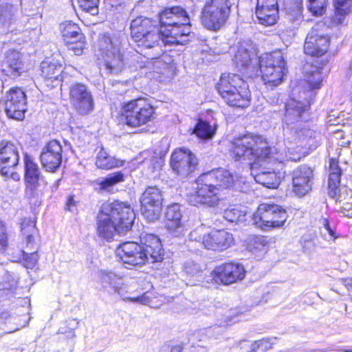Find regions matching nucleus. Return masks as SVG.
<instances>
[{
	"label": "nucleus",
	"mask_w": 352,
	"mask_h": 352,
	"mask_svg": "<svg viewBox=\"0 0 352 352\" xmlns=\"http://www.w3.org/2000/svg\"><path fill=\"white\" fill-rule=\"evenodd\" d=\"M181 206L178 204L169 206L166 211V228L173 236H179L184 233V226L182 223Z\"/></svg>",
	"instance_id": "b1692460"
},
{
	"label": "nucleus",
	"mask_w": 352,
	"mask_h": 352,
	"mask_svg": "<svg viewBox=\"0 0 352 352\" xmlns=\"http://www.w3.org/2000/svg\"><path fill=\"white\" fill-rule=\"evenodd\" d=\"M79 6L84 10L91 12L92 14L98 13V5L99 0H78Z\"/></svg>",
	"instance_id": "49530a36"
},
{
	"label": "nucleus",
	"mask_w": 352,
	"mask_h": 352,
	"mask_svg": "<svg viewBox=\"0 0 352 352\" xmlns=\"http://www.w3.org/2000/svg\"><path fill=\"white\" fill-rule=\"evenodd\" d=\"M75 206V201L73 197H69L67 201L66 207L69 211H73L74 207Z\"/></svg>",
	"instance_id": "338daca9"
},
{
	"label": "nucleus",
	"mask_w": 352,
	"mask_h": 352,
	"mask_svg": "<svg viewBox=\"0 0 352 352\" xmlns=\"http://www.w3.org/2000/svg\"><path fill=\"white\" fill-rule=\"evenodd\" d=\"M21 234L22 247L30 250H36V239L38 236V230L36 227L34 219L25 218L21 223ZM13 258L23 259V265L27 269H33L38 261V256L36 250L30 254L21 250L19 251L18 255Z\"/></svg>",
	"instance_id": "6e6552de"
},
{
	"label": "nucleus",
	"mask_w": 352,
	"mask_h": 352,
	"mask_svg": "<svg viewBox=\"0 0 352 352\" xmlns=\"http://www.w3.org/2000/svg\"><path fill=\"white\" fill-rule=\"evenodd\" d=\"M155 27L152 21L146 17L138 16L131 22V34L134 41L142 39L141 36L146 34Z\"/></svg>",
	"instance_id": "7c9ffc66"
},
{
	"label": "nucleus",
	"mask_w": 352,
	"mask_h": 352,
	"mask_svg": "<svg viewBox=\"0 0 352 352\" xmlns=\"http://www.w3.org/2000/svg\"><path fill=\"white\" fill-rule=\"evenodd\" d=\"M155 110L146 99L138 98L124 103L122 116L129 127H139L152 120Z\"/></svg>",
	"instance_id": "1a4fd4ad"
},
{
	"label": "nucleus",
	"mask_w": 352,
	"mask_h": 352,
	"mask_svg": "<svg viewBox=\"0 0 352 352\" xmlns=\"http://www.w3.org/2000/svg\"><path fill=\"white\" fill-rule=\"evenodd\" d=\"M8 244L7 235L3 222L0 220V250H3Z\"/></svg>",
	"instance_id": "bf43d9fd"
},
{
	"label": "nucleus",
	"mask_w": 352,
	"mask_h": 352,
	"mask_svg": "<svg viewBox=\"0 0 352 352\" xmlns=\"http://www.w3.org/2000/svg\"><path fill=\"white\" fill-rule=\"evenodd\" d=\"M341 169L337 161L331 160L330 162V173L328 182V193L332 198H336L339 192L340 184Z\"/></svg>",
	"instance_id": "473e14b6"
},
{
	"label": "nucleus",
	"mask_w": 352,
	"mask_h": 352,
	"mask_svg": "<svg viewBox=\"0 0 352 352\" xmlns=\"http://www.w3.org/2000/svg\"><path fill=\"white\" fill-rule=\"evenodd\" d=\"M242 216V212L236 206L224 210L223 218L230 223H237Z\"/></svg>",
	"instance_id": "79ce46f5"
},
{
	"label": "nucleus",
	"mask_w": 352,
	"mask_h": 352,
	"mask_svg": "<svg viewBox=\"0 0 352 352\" xmlns=\"http://www.w3.org/2000/svg\"><path fill=\"white\" fill-rule=\"evenodd\" d=\"M206 5L202 13V23L208 30L217 31L220 29V10L217 0H211Z\"/></svg>",
	"instance_id": "bb28decb"
},
{
	"label": "nucleus",
	"mask_w": 352,
	"mask_h": 352,
	"mask_svg": "<svg viewBox=\"0 0 352 352\" xmlns=\"http://www.w3.org/2000/svg\"><path fill=\"white\" fill-rule=\"evenodd\" d=\"M261 351L265 352L272 348V343L269 339H262L258 340Z\"/></svg>",
	"instance_id": "0e129e2a"
},
{
	"label": "nucleus",
	"mask_w": 352,
	"mask_h": 352,
	"mask_svg": "<svg viewBox=\"0 0 352 352\" xmlns=\"http://www.w3.org/2000/svg\"><path fill=\"white\" fill-rule=\"evenodd\" d=\"M123 39L120 34H104L98 38V59L108 74L117 75L124 68L125 63L120 52Z\"/></svg>",
	"instance_id": "39448f33"
},
{
	"label": "nucleus",
	"mask_w": 352,
	"mask_h": 352,
	"mask_svg": "<svg viewBox=\"0 0 352 352\" xmlns=\"http://www.w3.org/2000/svg\"><path fill=\"white\" fill-rule=\"evenodd\" d=\"M236 180L234 177L228 171L225 170L221 173V188H231L235 186Z\"/></svg>",
	"instance_id": "09e8293b"
},
{
	"label": "nucleus",
	"mask_w": 352,
	"mask_h": 352,
	"mask_svg": "<svg viewBox=\"0 0 352 352\" xmlns=\"http://www.w3.org/2000/svg\"><path fill=\"white\" fill-rule=\"evenodd\" d=\"M257 67L256 76L260 74L264 83L270 87H276L282 82L286 69L285 60L279 52L260 57Z\"/></svg>",
	"instance_id": "0eeeda50"
},
{
	"label": "nucleus",
	"mask_w": 352,
	"mask_h": 352,
	"mask_svg": "<svg viewBox=\"0 0 352 352\" xmlns=\"http://www.w3.org/2000/svg\"><path fill=\"white\" fill-rule=\"evenodd\" d=\"M316 132L309 128H302L297 131V135L300 140H307L315 137Z\"/></svg>",
	"instance_id": "4d7b16f0"
},
{
	"label": "nucleus",
	"mask_w": 352,
	"mask_h": 352,
	"mask_svg": "<svg viewBox=\"0 0 352 352\" xmlns=\"http://www.w3.org/2000/svg\"><path fill=\"white\" fill-rule=\"evenodd\" d=\"M69 98L76 111L81 115H87L94 109L92 94L84 84L72 85L69 88Z\"/></svg>",
	"instance_id": "a211bd4d"
},
{
	"label": "nucleus",
	"mask_w": 352,
	"mask_h": 352,
	"mask_svg": "<svg viewBox=\"0 0 352 352\" xmlns=\"http://www.w3.org/2000/svg\"><path fill=\"white\" fill-rule=\"evenodd\" d=\"M41 75L44 78L51 80L52 82H56L55 85L63 80V65L58 60L52 59L46 60L41 64Z\"/></svg>",
	"instance_id": "cd10ccee"
},
{
	"label": "nucleus",
	"mask_w": 352,
	"mask_h": 352,
	"mask_svg": "<svg viewBox=\"0 0 352 352\" xmlns=\"http://www.w3.org/2000/svg\"><path fill=\"white\" fill-rule=\"evenodd\" d=\"M27 319L25 314L19 316L11 311H3L0 315V329L6 333H12L24 327Z\"/></svg>",
	"instance_id": "393cba45"
},
{
	"label": "nucleus",
	"mask_w": 352,
	"mask_h": 352,
	"mask_svg": "<svg viewBox=\"0 0 352 352\" xmlns=\"http://www.w3.org/2000/svg\"><path fill=\"white\" fill-rule=\"evenodd\" d=\"M63 149L56 140L49 142L43 147L40 155L41 164L49 172L56 171L62 162Z\"/></svg>",
	"instance_id": "4be33fe9"
},
{
	"label": "nucleus",
	"mask_w": 352,
	"mask_h": 352,
	"mask_svg": "<svg viewBox=\"0 0 352 352\" xmlns=\"http://www.w3.org/2000/svg\"><path fill=\"white\" fill-rule=\"evenodd\" d=\"M140 244L126 241L116 248V254L128 268L155 263L163 259L164 250L160 238L153 234H142Z\"/></svg>",
	"instance_id": "20e7f679"
},
{
	"label": "nucleus",
	"mask_w": 352,
	"mask_h": 352,
	"mask_svg": "<svg viewBox=\"0 0 352 352\" xmlns=\"http://www.w3.org/2000/svg\"><path fill=\"white\" fill-rule=\"evenodd\" d=\"M278 11L270 9L256 8L255 14L258 21L265 26H271L274 25L278 19Z\"/></svg>",
	"instance_id": "4c0bfd02"
},
{
	"label": "nucleus",
	"mask_w": 352,
	"mask_h": 352,
	"mask_svg": "<svg viewBox=\"0 0 352 352\" xmlns=\"http://www.w3.org/2000/svg\"><path fill=\"white\" fill-rule=\"evenodd\" d=\"M335 7L338 14L345 15L352 11V0H337Z\"/></svg>",
	"instance_id": "c03bdc74"
},
{
	"label": "nucleus",
	"mask_w": 352,
	"mask_h": 352,
	"mask_svg": "<svg viewBox=\"0 0 352 352\" xmlns=\"http://www.w3.org/2000/svg\"><path fill=\"white\" fill-rule=\"evenodd\" d=\"M313 170L307 165L296 168L292 174V191L296 196L303 197L309 194L313 185Z\"/></svg>",
	"instance_id": "6ab92c4d"
},
{
	"label": "nucleus",
	"mask_w": 352,
	"mask_h": 352,
	"mask_svg": "<svg viewBox=\"0 0 352 352\" xmlns=\"http://www.w3.org/2000/svg\"><path fill=\"white\" fill-rule=\"evenodd\" d=\"M322 68L316 65L307 63L303 67L304 78L310 89H320L323 76Z\"/></svg>",
	"instance_id": "c756f323"
},
{
	"label": "nucleus",
	"mask_w": 352,
	"mask_h": 352,
	"mask_svg": "<svg viewBox=\"0 0 352 352\" xmlns=\"http://www.w3.org/2000/svg\"><path fill=\"white\" fill-rule=\"evenodd\" d=\"M261 351L258 340L254 341L250 344H245L241 348V352H256Z\"/></svg>",
	"instance_id": "052dcab7"
},
{
	"label": "nucleus",
	"mask_w": 352,
	"mask_h": 352,
	"mask_svg": "<svg viewBox=\"0 0 352 352\" xmlns=\"http://www.w3.org/2000/svg\"><path fill=\"white\" fill-rule=\"evenodd\" d=\"M24 180L25 183V196L32 200L37 198L41 190H39L41 183L43 182V177L38 164L34 162V158L25 153L24 155Z\"/></svg>",
	"instance_id": "f8f14e48"
},
{
	"label": "nucleus",
	"mask_w": 352,
	"mask_h": 352,
	"mask_svg": "<svg viewBox=\"0 0 352 352\" xmlns=\"http://www.w3.org/2000/svg\"><path fill=\"white\" fill-rule=\"evenodd\" d=\"M320 224L321 226H322L325 230H327L328 232V233L329 234V235L334 238V234H335V232H333V230L330 228L329 226V220L326 218H324V217H322L320 220Z\"/></svg>",
	"instance_id": "e2e57ef3"
},
{
	"label": "nucleus",
	"mask_w": 352,
	"mask_h": 352,
	"mask_svg": "<svg viewBox=\"0 0 352 352\" xmlns=\"http://www.w3.org/2000/svg\"><path fill=\"white\" fill-rule=\"evenodd\" d=\"M302 97H299V100L292 99L286 104V113L285 116L287 119H296L300 117L301 113L307 110L309 106V101L301 100Z\"/></svg>",
	"instance_id": "f704fd0d"
},
{
	"label": "nucleus",
	"mask_w": 352,
	"mask_h": 352,
	"mask_svg": "<svg viewBox=\"0 0 352 352\" xmlns=\"http://www.w3.org/2000/svg\"><path fill=\"white\" fill-rule=\"evenodd\" d=\"M134 219L135 213L129 204L119 201L104 202L97 216V234L107 240L112 239L116 232L124 234Z\"/></svg>",
	"instance_id": "7ed1b4c3"
},
{
	"label": "nucleus",
	"mask_w": 352,
	"mask_h": 352,
	"mask_svg": "<svg viewBox=\"0 0 352 352\" xmlns=\"http://www.w3.org/2000/svg\"><path fill=\"white\" fill-rule=\"evenodd\" d=\"M194 133L197 137L203 139H209L212 136L211 126L206 122L199 121L196 124Z\"/></svg>",
	"instance_id": "a19ab883"
},
{
	"label": "nucleus",
	"mask_w": 352,
	"mask_h": 352,
	"mask_svg": "<svg viewBox=\"0 0 352 352\" xmlns=\"http://www.w3.org/2000/svg\"><path fill=\"white\" fill-rule=\"evenodd\" d=\"M160 28L156 27L143 34L140 41H135L141 52L144 49H153L160 55V40L165 45H185L189 41L190 18L186 11L179 6L164 10L159 15Z\"/></svg>",
	"instance_id": "f03ea898"
},
{
	"label": "nucleus",
	"mask_w": 352,
	"mask_h": 352,
	"mask_svg": "<svg viewBox=\"0 0 352 352\" xmlns=\"http://www.w3.org/2000/svg\"><path fill=\"white\" fill-rule=\"evenodd\" d=\"M256 8L270 9L271 11L275 10L278 12V6L277 0H257Z\"/></svg>",
	"instance_id": "603ef678"
},
{
	"label": "nucleus",
	"mask_w": 352,
	"mask_h": 352,
	"mask_svg": "<svg viewBox=\"0 0 352 352\" xmlns=\"http://www.w3.org/2000/svg\"><path fill=\"white\" fill-rule=\"evenodd\" d=\"M123 181L124 175L121 172H116L97 180L96 185L98 186V190L101 192H113V187Z\"/></svg>",
	"instance_id": "c9c22d12"
},
{
	"label": "nucleus",
	"mask_w": 352,
	"mask_h": 352,
	"mask_svg": "<svg viewBox=\"0 0 352 352\" xmlns=\"http://www.w3.org/2000/svg\"><path fill=\"white\" fill-rule=\"evenodd\" d=\"M2 72L12 79H16L28 72V65L23 55L15 49H9L0 58Z\"/></svg>",
	"instance_id": "2eb2a0df"
},
{
	"label": "nucleus",
	"mask_w": 352,
	"mask_h": 352,
	"mask_svg": "<svg viewBox=\"0 0 352 352\" xmlns=\"http://www.w3.org/2000/svg\"><path fill=\"white\" fill-rule=\"evenodd\" d=\"M19 161V145L11 142L0 143V167H16Z\"/></svg>",
	"instance_id": "a878e982"
},
{
	"label": "nucleus",
	"mask_w": 352,
	"mask_h": 352,
	"mask_svg": "<svg viewBox=\"0 0 352 352\" xmlns=\"http://www.w3.org/2000/svg\"><path fill=\"white\" fill-rule=\"evenodd\" d=\"M162 195L155 186L148 187L140 197L141 212L150 222L157 220L161 214Z\"/></svg>",
	"instance_id": "4468645a"
},
{
	"label": "nucleus",
	"mask_w": 352,
	"mask_h": 352,
	"mask_svg": "<svg viewBox=\"0 0 352 352\" xmlns=\"http://www.w3.org/2000/svg\"><path fill=\"white\" fill-rule=\"evenodd\" d=\"M105 6L110 10L121 11L125 6L124 0H104Z\"/></svg>",
	"instance_id": "5fc2aeb1"
},
{
	"label": "nucleus",
	"mask_w": 352,
	"mask_h": 352,
	"mask_svg": "<svg viewBox=\"0 0 352 352\" xmlns=\"http://www.w3.org/2000/svg\"><path fill=\"white\" fill-rule=\"evenodd\" d=\"M221 22L227 20L229 16L231 3L228 0H221Z\"/></svg>",
	"instance_id": "13d9d810"
},
{
	"label": "nucleus",
	"mask_w": 352,
	"mask_h": 352,
	"mask_svg": "<svg viewBox=\"0 0 352 352\" xmlns=\"http://www.w3.org/2000/svg\"><path fill=\"white\" fill-rule=\"evenodd\" d=\"M245 275L243 265L238 263H225L221 269V283L230 285L237 280H242Z\"/></svg>",
	"instance_id": "c85d7f7f"
},
{
	"label": "nucleus",
	"mask_w": 352,
	"mask_h": 352,
	"mask_svg": "<svg viewBox=\"0 0 352 352\" xmlns=\"http://www.w3.org/2000/svg\"><path fill=\"white\" fill-rule=\"evenodd\" d=\"M344 282L348 289L352 290V279H346Z\"/></svg>",
	"instance_id": "774afa93"
},
{
	"label": "nucleus",
	"mask_w": 352,
	"mask_h": 352,
	"mask_svg": "<svg viewBox=\"0 0 352 352\" xmlns=\"http://www.w3.org/2000/svg\"><path fill=\"white\" fill-rule=\"evenodd\" d=\"M6 278L8 280L4 283L3 289L5 291H9L11 293H14L17 288L18 278L15 276H12L10 274H8V276Z\"/></svg>",
	"instance_id": "8fccbe9b"
},
{
	"label": "nucleus",
	"mask_w": 352,
	"mask_h": 352,
	"mask_svg": "<svg viewBox=\"0 0 352 352\" xmlns=\"http://www.w3.org/2000/svg\"><path fill=\"white\" fill-rule=\"evenodd\" d=\"M217 170L204 173L196 180L192 191L187 195L188 201L192 206H214L219 198V180Z\"/></svg>",
	"instance_id": "423d86ee"
},
{
	"label": "nucleus",
	"mask_w": 352,
	"mask_h": 352,
	"mask_svg": "<svg viewBox=\"0 0 352 352\" xmlns=\"http://www.w3.org/2000/svg\"><path fill=\"white\" fill-rule=\"evenodd\" d=\"M153 171L158 170L162 166V161L158 159L152 160Z\"/></svg>",
	"instance_id": "69168bd1"
},
{
	"label": "nucleus",
	"mask_w": 352,
	"mask_h": 352,
	"mask_svg": "<svg viewBox=\"0 0 352 352\" xmlns=\"http://www.w3.org/2000/svg\"><path fill=\"white\" fill-rule=\"evenodd\" d=\"M258 59L255 47L252 43L243 41L238 43L233 59L237 67L253 68L255 71V75H257Z\"/></svg>",
	"instance_id": "aec40b11"
},
{
	"label": "nucleus",
	"mask_w": 352,
	"mask_h": 352,
	"mask_svg": "<svg viewBox=\"0 0 352 352\" xmlns=\"http://www.w3.org/2000/svg\"><path fill=\"white\" fill-rule=\"evenodd\" d=\"M184 270L188 274L196 276L201 270L200 266L194 261H188L184 264Z\"/></svg>",
	"instance_id": "6e6d98bb"
},
{
	"label": "nucleus",
	"mask_w": 352,
	"mask_h": 352,
	"mask_svg": "<svg viewBox=\"0 0 352 352\" xmlns=\"http://www.w3.org/2000/svg\"><path fill=\"white\" fill-rule=\"evenodd\" d=\"M234 243L232 234L228 232L221 231V250L231 247Z\"/></svg>",
	"instance_id": "864d4df0"
},
{
	"label": "nucleus",
	"mask_w": 352,
	"mask_h": 352,
	"mask_svg": "<svg viewBox=\"0 0 352 352\" xmlns=\"http://www.w3.org/2000/svg\"><path fill=\"white\" fill-rule=\"evenodd\" d=\"M256 224L261 223L262 228H277L283 226L287 214L285 209L276 204H261L254 214Z\"/></svg>",
	"instance_id": "9b49d317"
},
{
	"label": "nucleus",
	"mask_w": 352,
	"mask_h": 352,
	"mask_svg": "<svg viewBox=\"0 0 352 352\" xmlns=\"http://www.w3.org/2000/svg\"><path fill=\"white\" fill-rule=\"evenodd\" d=\"M14 167L2 166L0 168V173L1 176L6 179L11 177L14 181H19L20 179V175L19 173L14 172Z\"/></svg>",
	"instance_id": "3c124183"
},
{
	"label": "nucleus",
	"mask_w": 352,
	"mask_h": 352,
	"mask_svg": "<svg viewBox=\"0 0 352 352\" xmlns=\"http://www.w3.org/2000/svg\"><path fill=\"white\" fill-rule=\"evenodd\" d=\"M100 279L103 283H107L109 287L117 293L123 300L130 301L131 302H138L142 305H149L151 302L150 297L146 292L142 296L138 297H129L126 296L128 292L126 285L124 284L120 276L113 272L101 271Z\"/></svg>",
	"instance_id": "f3484780"
},
{
	"label": "nucleus",
	"mask_w": 352,
	"mask_h": 352,
	"mask_svg": "<svg viewBox=\"0 0 352 352\" xmlns=\"http://www.w3.org/2000/svg\"><path fill=\"white\" fill-rule=\"evenodd\" d=\"M329 44V38L327 36L320 34L316 29L312 28L307 36L304 50L310 56H320L327 51Z\"/></svg>",
	"instance_id": "5701e85b"
},
{
	"label": "nucleus",
	"mask_w": 352,
	"mask_h": 352,
	"mask_svg": "<svg viewBox=\"0 0 352 352\" xmlns=\"http://www.w3.org/2000/svg\"><path fill=\"white\" fill-rule=\"evenodd\" d=\"M198 161L196 156L188 149H176L171 155L170 166L177 175L186 177L197 168Z\"/></svg>",
	"instance_id": "dca6fc26"
},
{
	"label": "nucleus",
	"mask_w": 352,
	"mask_h": 352,
	"mask_svg": "<svg viewBox=\"0 0 352 352\" xmlns=\"http://www.w3.org/2000/svg\"><path fill=\"white\" fill-rule=\"evenodd\" d=\"M69 50L72 51L75 55L80 56L82 54L85 45V38L76 39L71 43H65Z\"/></svg>",
	"instance_id": "a18cd8bd"
},
{
	"label": "nucleus",
	"mask_w": 352,
	"mask_h": 352,
	"mask_svg": "<svg viewBox=\"0 0 352 352\" xmlns=\"http://www.w3.org/2000/svg\"><path fill=\"white\" fill-rule=\"evenodd\" d=\"M219 231L212 230L204 236L203 245L208 250H217L219 246Z\"/></svg>",
	"instance_id": "ea45409f"
},
{
	"label": "nucleus",
	"mask_w": 352,
	"mask_h": 352,
	"mask_svg": "<svg viewBox=\"0 0 352 352\" xmlns=\"http://www.w3.org/2000/svg\"><path fill=\"white\" fill-rule=\"evenodd\" d=\"M249 251L256 254L258 252H265V241L262 238H255L252 243L248 245Z\"/></svg>",
	"instance_id": "de8ad7c7"
},
{
	"label": "nucleus",
	"mask_w": 352,
	"mask_h": 352,
	"mask_svg": "<svg viewBox=\"0 0 352 352\" xmlns=\"http://www.w3.org/2000/svg\"><path fill=\"white\" fill-rule=\"evenodd\" d=\"M46 0H22V9L25 14L33 16L39 13Z\"/></svg>",
	"instance_id": "58836bf2"
},
{
	"label": "nucleus",
	"mask_w": 352,
	"mask_h": 352,
	"mask_svg": "<svg viewBox=\"0 0 352 352\" xmlns=\"http://www.w3.org/2000/svg\"><path fill=\"white\" fill-rule=\"evenodd\" d=\"M59 29L65 43H71L76 39L85 38L79 26L71 21H66L60 23Z\"/></svg>",
	"instance_id": "72a5a7b5"
},
{
	"label": "nucleus",
	"mask_w": 352,
	"mask_h": 352,
	"mask_svg": "<svg viewBox=\"0 0 352 352\" xmlns=\"http://www.w3.org/2000/svg\"><path fill=\"white\" fill-rule=\"evenodd\" d=\"M219 280H220V267H217L211 272L208 282L210 281L212 283H215L216 285H218Z\"/></svg>",
	"instance_id": "680f3d73"
},
{
	"label": "nucleus",
	"mask_w": 352,
	"mask_h": 352,
	"mask_svg": "<svg viewBox=\"0 0 352 352\" xmlns=\"http://www.w3.org/2000/svg\"><path fill=\"white\" fill-rule=\"evenodd\" d=\"M18 8L9 3L0 5V25L9 31L14 30L12 25L16 21Z\"/></svg>",
	"instance_id": "2f4dec72"
},
{
	"label": "nucleus",
	"mask_w": 352,
	"mask_h": 352,
	"mask_svg": "<svg viewBox=\"0 0 352 352\" xmlns=\"http://www.w3.org/2000/svg\"><path fill=\"white\" fill-rule=\"evenodd\" d=\"M96 165L99 168L111 169L122 166L123 162L109 155L103 148H101L98 153Z\"/></svg>",
	"instance_id": "e433bc0d"
},
{
	"label": "nucleus",
	"mask_w": 352,
	"mask_h": 352,
	"mask_svg": "<svg viewBox=\"0 0 352 352\" xmlns=\"http://www.w3.org/2000/svg\"><path fill=\"white\" fill-rule=\"evenodd\" d=\"M309 10L314 15L320 16L325 10L327 0H309Z\"/></svg>",
	"instance_id": "37998d69"
},
{
	"label": "nucleus",
	"mask_w": 352,
	"mask_h": 352,
	"mask_svg": "<svg viewBox=\"0 0 352 352\" xmlns=\"http://www.w3.org/2000/svg\"><path fill=\"white\" fill-rule=\"evenodd\" d=\"M232 153L236 160H248L255 181L269 188H276L280 182V173L274 165H280L272 156V148L261 136L251 134L236 139Z\"/></svg>",
	"instance_id": "f257e3e1"
},
{
	"label": "nucleus",
	"mask_w": 352,
	"mask_h": 352,
	"mask_svg": "<svg viewBox=\"0 0 352 352\" xmlns=\"http://www.w3.org/2000/svg\"><path fill=\"white\" fill-rule=\"evenodd\" d=\"M142 56L141 53L139 54H133L131 56V64L133 67L137 69L138 68H148L150 72L157 73H162L168 67V64L165 62L166 55L162 52L160 55L157 54V51L153 54H147Z\"/></svg>",
	"instance_id": "412c9836"
},
{
	"label": "nucleus",
	"mask_w": 352,
	"mask_h": 352,
	"mask_svg": "<svg viewBox=\"0 0 352 352\" xmlns=\"http://www.w3.org/2000/svg\"><path fill=\"white\" fill-rule=\"evenodd\" d=\"M7 116L22 120L27 110V98L24 91L19 87L11 88L1 101Z\"/></svg>",
	"instance_id": "ddd939ff"
},
{
	"label": "nucleus",
	"mask_w": 352,
	"mask_h": 352,
	"mask_svg": "<svg viewBox=\"0 0 352 352\" xmlns=\"http://www.w3.org/2000/svg\"><path fill=\"white\" fill-rule=\"evenodd\" d=\"M243 82L236 75L221 76V98L230 106L246 108L250 104V93L246 87L236 84Z\"/></svg>",
	"instance_id": "9d476101"
}]
</instances>
